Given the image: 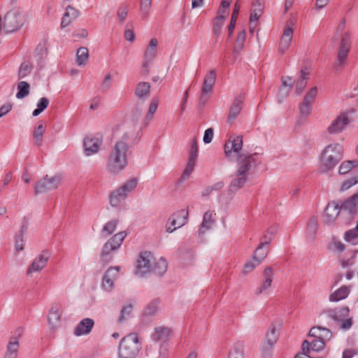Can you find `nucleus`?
Listing matches in <instances>:
<instances>
[{
    "label": "nucleus",
    "mask_w": 358,
    "mask_h": 358,
    "mask_svg": "<svg viewBox=\"0 0 358 358\" xmlns=\"http://www.w3.org/2000/svg\"><path fill=\"white\" fill-rule=\"evenodd\" d=\"M130 135L125 133L122 139L117 141L114 146V151L110 153L107 169L111 173H117L124 169L127 164L126 152L129 148L127 143Z\"/></svg>",
    "instance_id": "f257e3e1"
},
{
    "label": "nucleus",
    "mask_w": 358,
    "mask_h": 358,
    "mask_svg": "<svg viewBox=\"0 0 358 358\" xmlns=\"http://www.w3.org/2000/svg\"><path fill=\"white\" fill-rule=\"evenodd\" d=\"M343 159V147L339 143L330 144L321 155V169L327 171L334 169Z\"/></svg>",
    "instance_id": "f03ea898"
},
{
    "label": "nucleus",
    "mask_w": 358,
    "mask_h": 358,
    "mask_svg": "<svg viewBox=\"0 0 358 358\" xmlns=\"http://www.w3.org/2000/svg\"><path fill=\"white\" fill-rule=\"evenodd\" d=\"M141 349L136 333H131L122 338L118 346V358H136Z\"/></svg>",
    "instance_id": "7ed1b4c3"
},
{
    "label": "nucleus",
    "mask_w": 358,
    "mask_h": 358,
    "mask_svg": "<svg viewBox=\"0 0 358 358\" xmlns=\"http://www.w3.org/2000/svg\"><path fill=\"white\" fill-rule=\"evenodd\" d=\"M24 22L23 12L20 8H14L6 13L1 22L5 33L9 34L19 30Z\"/></svg>",
    "instance_id": "20e7f679"
},
{
    "label": "nucleus",
    "mask_w": 358,
    "mask_h": 358,
    "mask_svg": "<svg viewBox=\"0 0 358 358\" xmlns=\"http://www.w3.org/2000/svg\"><path fill=\"white\" fill-rule=\"evenodd\" d=\"M351 42L349 33H345L342 36L336 61L334 62L333 69L336 72L341 71L347 59Z\"/></svg>",
    "instance_id": "39448f33"
},
{
    "label": "nucleus",
    "mask_w": 358,
    "mask_h": 358,
    "mask_svg": "<svg viewBox=\"0 0 358 358\" xmlns=\"http://www.w3.org/2000/svg\"><path fill=\"white\" fill-rule=\"evenodd\" d=\"M61 180L62 177L58 174L51 178H48V176H45L36 183L34 186V194L38 195L54 190L61 184Z\"/></svg>",
    "instance_id": "423d86ee"
},
{
    "label": "nucleus",
    "mask_w": 358,
    "mask_h": 358,
    "mask_svg": "<svg viewBox=\"0 0 358 358\" xmlns=\"http://www.w3.org/2000/svg\"><path fill=\"white\" fill-rule=\"evenodd\" d=\"M258 155V152H255L248 155H245L243 154L238 155V169L236 172V176H245V174L251 169L252 164L260 163V162H257V157Z\"/></svg>",
    "instance_id": "0eeeda50"
},
{
    "label": "nucleus",
    "mask_w": 358,
    "mask_h": 358,
    "mask_svg": "<svg viewBox=\"0 0 358 358\" xmlns=\"http://www.w3.org/2000/svg\"><path fill=\"white\" fill-rule=\"evenodd\" d=\"M153 260L154 257L151 252L144 251L141 252L139 258L137 259L136 273L143 277L145 274L150 273Z\"/></svg>",
    "instance_id": "6e6552de"
},
{
    "label": "nucleus",
    "mask_w": 358,
    "mask_h": 358,
    "mask_svg": "<svg viewBox=\"0 0 358 358\" xmlns=\"http://www.w3.org/2000/svg\"><path fill=\"white\" fill-rule=\"evenodd\" d=\"M50 256L51 252L49 250H43L42 252L34 259L28 268L27 273L29 275L33 272L41 271L46 266Z\"/></svg>",
    "instance_id": "1a4fd4ad"
},
{
    "label": "nucleus",
    "mask_w": 358,
    "mask_h": 358,
    "mask_svg": "<svg viewBox=\"0 0 358 358\" xmlns=\"http://www.w3.org/2000/svg\"><path fill=\"white\" fill-rule=\"evenodd\" d=\"M341 211H346L350 219L357 213L358 192L354 194L344 201H338Z\"/></svg>",
    "instance_id": "9d476101"
},
{
    "label": "nucleus",
    "mask_w": 358,
    "mask_h": 358,
    "mask_svg": "<svg viewBox=\"0 0 358 358\" xmlns=\"http://www.w3.org/2000/svg\"><path fill=\"white\" fill-rule=\"evenodd\" d=\"M120 266H110L103 275L101 286L106 291L110 292L114 286V280L117 278Z\"/></svg>",
    "instance_id": "9b49d317"
},
{
    "label": "nucleus",
    "mask_w": 358,
    "mask_h": 358,
    "mask_svg": "<svg viewBox=\"0 0 358 358\" xmlns=\"http://www.w3.org/2000/svg\"><path fill=\"white\" fill-rule=\"evenodd\" d=\"M294 24V21L290 20L287 22L286 27H285L282 36L281 38L278 50L281 55L284 54V52L289 48L290 43L292 39L293 36V29L292 27V25Z\"/></svg>",
    "instance_id": "f8f14e48"
},
{
    "label": "nucleus",
    "mask_w": 358,
    "mask_h": 358,
    "mask_svg": "<svg viewBox=\"0 0 358 358\" xmlns=\"http://www.w3.org/2000/svg\"><path fill=\"white\" fill-rule=\"evenodd\" d=\"M157 40L155 38H152L145 50L144 54V61L143 63V68L145 69V73H148V68L150 64L152 62L153 59L156 56L157 52Z\"/></svg>",
    "instance_id": "ddd939ff"
},
{
    "label": "nucleus",
    "mask_w": 358,
    "mask_h": 358,
    "mask_svg": "<svg viewBox=\"0 0 358 358\" xmlns=\"http://www.w3.org/2000/svg\"><path fill=\"white\" fill-rule=\"evenodd\" d=\"M102 143V136L96 134L94 137L86 136L83 141V146L87 155H91L98 152Z\"/></svg>",
    "instance_id": "4468645a"
},
{
    "label": "nucleus",
    "mask_w": 358,
    "mask_h": 358,
    "mask_svg": "<svg viewBox=\"0 0 358 358\" xmlns=\"http://www.w3.org/2000/svg\"><path fill=\"white\" fill-rule=\"evenodd\" d=\"M48 55V41L43 39L36 46L34 57L36 59L38 70H41L44 66V60Z\"/></svg>",
    "instance_id": "2eb2a0df"
},
{
    "label": "nucleus",
    "mask_w": 358,
    "mask_h": 358,
    "mask_svg": "<svg viewBox=\"0 0 358 358\" xmlns=\"http://www.w3.org/2000/svg\"><path fill=\"white\" fill-rule=\"evenodd\" d=\"M279 334L276 328L273 324L266 334V343L262 345V350L264 355L268 354L270 355V350L273 347L274 344L278 339Z\"/></svg>",
    "instance_id": "dca6fc26"
},
{
    "label": "nucleus",
    "mask_w": 358,
    "mask_h": 358,
    "mask_svg": "<svg viewBox=\"0 0 358 358\" xmlns=\"http://www.w3.org/2000/svg\"><path fill=\"white\" fill-rule=\"evenodd\" d=\"M340 212L338 201L329 202L324 210V222L327 224L332 223L338 216Z\"/></svg>",
    "instance_id": "f3484780"
},
{
    "label": "nucleus",
    "mask_w": 358,
    "mask_h": 358,
    "mask_svg": "<svg viewBox=\"0 0 358 358\" xmlns=\"http://www.w3.org/2000/svg\"><path fill=\"white\" fill-rule=\"evenodd\" d=\"M244 101V96L243 94H239L235 97L230 108L228 115L227 122L229 124H232L236 117L240 113L242 109V104Z\"/></svg>",
    "instance_id": "a211bd4d"
},
{
    "label": "nucleus",
    "mask_w": 358,
    "mask_h": 358,
    "mask_svg": "<svg viewBox=\"0 0 358 358\" xmlns=\"http://www.w3.org/2000/svg\"><path fill=\"white\" fill-rule=\"evenodd\" d=\"M350 123L349 118L345 113H341L335 119L327 130L329 134L339 133L343 131L345 126Z\"/></svg>",
    "instance_id": "6ab92c4d"
},
{
    "label": "nucleus",
    "mask_w": 358,
    "mask_h": 358,
    "mask_svg": "<svg viewBox=\"0 0 358 358\" xmlns=\"http://www.w3.org/2000/svg\"><path fill=\"white\" fill-rule=\"evenodd\" d=\"M94 325V321L90 318H84L74 329V334L77 336L87 335L91 331Z\"/></svg>",
    "instance_id": "aec40b11"
},
{
    "label": "nucleus",
    "mask_w": 358,
    "mask_h": 358,
    "mask_svg": "<svg viewBox=\"0 0 358 358\" xmlns=\"http://www.w3.org/2000/svg\"><path fill=\"white\" fill-rule=\"evenodd\" d=\"M264 281L262 285L255 290V294L259 295L264 292L271 285L273 278V269L271 266L266 267L263 272Z\"/></svg>",
    "instance_id": "412c9836"
},
{
    "label": "nucleus",
    "mask_w": 358,
    "mask_h": 358,
    "mask_svg": "<svg viewBox=\"0 0 358 358\" xmlns=\"http://www.w3.org/2000/svg\"><path fill=\"white\" fill-rule=\"evenodd\" d=\"M189 213L188 210L181 209L174 213L169 219L171 226H176L177 227H181L187 221Z\"/></svg>",
    "instance_id": "4be33fe9"
},
{
    "label": "nucleus",
    "mask_w": 358,
    "mask_h": 358,
    "mask_svg": "<svg viewBox=\"0 0 358 358\" xmlns=\"http://www.w3.org/2000/svg\"><path fill=\"white\" fill-rule=\"evenodd\" d=\"M350 309L348 306H342L327 311L328 316L335 321H342L349 316Z\"/></svg>",
    "instance_id": "5701e85b"
},
{
    "label": "nucleus",
    "mask_w": 358,
    "mask_h": 358,
    "mask_svg": "<svg viewBox=\"0 0 358 358\" xmlns=\"http://www.w3.org/2000/svg\"><path fill=\"white\" fill-rule=\"evenodd\" d=\"M62 314V310L59 304H56L52 306L49 311V315L48 318L49 324L52 328H54L59 323Z\"/></svg>",
    "instance_id": "b1692460"
},
{
    "label": "nucleus",
    "mask_w": 358,
    "mask_h": 358,
    "mask_svg": "<svg viewBox=\"0 0 358 358\" xmlns=\"http://www.w3.org/2000/svg\"><path fill=\"white\" fill-rule=\"evenodd\" d=\"M79 15L78 10L76 9L71 6H68L66 8V11L62 18L61 28H65L67 27L71 22L76 19Z\"/></svg>",
    "instance_id": "393cba45"
},
{
    "label": "nucleus",
    "mask_w": 358,
    "mask_h": 358,
    "mask_svg": "<svg viewBox=\"0 0 358 358\" xmlns=\"http://www.w3.org/2000/svg\"><path fill=\"white\" fill-rule=\"evenodd\" d=\"M217 71L216 69L210 70L205 76L202 85V91L205 92H210L216 80Z\"/></svg>",
    "instance_id": "a878e982"
},
{
    "label": "nucleus",
    "mask_w": 358,
    "mask_h": 358,
    "mask_svg": "<svg viewBox=\"0 0 358 358\" xmlns=\"http://www.w3.org/2000/svg\"><path fill=\"white\" fill-rule=\"evenodd\" d=\"M134 94L139 99L145 100L150 95V83L148 82H140L138 83Z\"/></svg>",
    "instance_id": "bb28decb"
},
{
    "label": "nucleus",
    "mask_w": 358,
    "mask_h": 358,
    "mask_svg": "<svg viewBox=\"0 0 358 358\" xmlns=\"http://www.w3.org/2000/svg\"><path fill=\"white\" fill-rule=\"evenodd\" d=\"M127 236V233L124 231H120L112 236L105 244H107L110 250H117L122 245L124 239Z\"/></svg>",
    "instance_id": "cd10ccee"
},
{
    "label": "nucleus",
    "mask_w": 358,
    "mask_h": 358,
    "mask_svg": "<svg viewBox=\"0 0 358 358\" xmlns=\"http://www.w3.org/2000/svg\"><path fill=\"white\" fill-rule=\"evenodd\" d=\"M171 333V330L165 327H159L155 328V332L152 335V339L155 341H166Z\"/></svg>",
    "instance_id": "c85d7f7f"
},
{
    "label": "nucleus",
    "mask_w": 358,
    "mask_h": 358,
    "mask_svg": "<svg viewBox=\"0 0 358 358\" xmlns=\"http://www.w3.org/2000/svg\"><path fill=\"white\" fill-rule=\"evenodd\" d=\"M281 81L282 85L279 89L278 94L285 98L288 94L289 91L292 88L294 80H293L292 78L289 76H282Z\"/></svg>",
    "instance_id": "c756f323"
},
{
    "label": "nucleus",
    "mask_w": 358,
    "mask_h": 358,
    "mask_svg": "<svg viewBox=\"0 0 358 358\" xmlns=\"http://www.w3.org/2000/svg\"><path fill=\"white\" fill-rule=\"evenodd\" d=\"M115 250H110V248L108 247L107 244H104L103 245L101 254H100V259H99V263L102 266H105L110 262H112L113 259V252Z\"/></svg>",
    "instance_id": "7c9ffc66"
},
{
    "label": "nucleus",
    "mask_w": 358,
    "mask_h": 358,
    "mask_svg": "<svg viewBox=\"0 0 358 358\" xmlns=\"http://www.w3.org/2000/svg\"><path fill=\"white\" fill-rule=\"evenodd\" d=\"M127 196V193L124 191H121L120 188L111 192L109 196L110 203L113 207L119 206L121 201H123Z\"/></svg>",
    "instance_id": "2f4dec72"
},
{
    "label": "nucleus",
    "mask_w": 358,
    "mask_h": 358,
    "mask_svg": "<svg viewBox=\"0 0 358 358\" xmlns=\"http://www.w3.org/2000/svg\"><path fill=\"white\" fill-rule=\"evenodd\" d=\"M350 293V289L346 285L341 286L334 293L330 294L329 300L331 301H338L348 297Z\"/></svg>",
    "instance_id": "473e14b6"
},
{
    "label": "nucleus",
    "mask_w": 358,
    "mask_h": 358,
    "mask_svg": "<svg viewBox=\"0 0 358 358\" xmlns=\"http://www.w3.org/2000/svg\"><path fill=\"white\" fill-rule=\"evenodd\" d=\"M227 358H244V345L242 342H237L233 345Z\"/></svg>",
    "instance_id": "72a5a7b5"
},
{
    "label": "nucleus",
    "mask_w": 358,
    "mask_h": 358,
    "mask_svg": "<svg viewBox=\"0 0 358 358\" xmlns=\"http://www.w3.org/2000/svg\"><path fill=\"white\" fill-rule=\"evenodd\" d=\"M151 272L162 276L167 270V262L165 259L161 257L158 261L155 262L154 266H152Z\"/></svg>",
    "instance_id": "f704fd0d"
},
{
    "label": "nucleus",
    "mask_w": 358,
    "mask_h": 358,
    "mask_svg": "<svg viewBox=\"0 0 358 358\" xmlns=\"http://www.w3.org/2000/svg\"><path fill=\"white\" fill-rule=\"evenodd\" d=\"M33 69L34 66L30 61L27 60L22 62L19 68L17 74L18 79L21 80L29 76L31 73Z\"/></svg>",
    "instance_id": "c9c22d12"
},
{
    "label": "nucleus",
    "mask_w": 358,
    "mask_h": 358,
    "mask_svg": "<svg viewBox=\"0 0 358 358\" xmlns=\"http://www.w3.org/2000/svg\"><path fill=\"white\" fill-rule=\"evenodd\" d=\"M45 131V127L43 125V123L41 122L39 124L34 128L33 136L34 139L35 144L40 147L42 145L43 142V136Z\"/></svg>",
    "instance_id": "e433bc0d"
},
{
    "label": "nucleus",
    "mask_w": 358,
    "mask_h": 358,
    "mask_svg": "<svg viewBox=\"0 0 358 358\" xmlns=\"http://www.w3.org/2000/svg\"><path fill=\"white\" fill-rule=\"evenodd\" d=\"M307 234L310 241H313L317 231V218L312 216L307 224Z\"/></svg>",
    "instance_id": "4c0bfd02"
},
{
    "label": "nucleus",
    "mask_w": 358,
    "mask_h": 358,
    "mask_svg": "<svg viewBox=\"0 0 358 358\" xmlns=\"http://www.w3.org/2000/svg\"><path fill=\"white\" fill-rule=\"evenodd\" d=\"M238 1H236V4H235V6L234 8L233 13H232V15L231 17V21L228 26V38H227V40H229V38L231 36V35L234 32V30L235 29V27H236V20L238 18V13H239V9H240V6L238 4Z\"/></svg>",
    "instance_id": "58836bf2"
},
{
    "label": "nucleus",
    "mask_w": 358,
    "mask_h": 358,
    "mask_svg": "<svg viewBox=\"0 0 358 358\" xmlns=\"http://www.w3.org/2000/svg\"><path fill=\"white\" fill-rule=\"evenodd\" d=\"M213 223V220H212V213L210 210H208L203 215V221L199 230V234H203L206 230L210 228Z\"/></svg>",
    "instance_id": "ea45409f"
},
{
    "label": "nucleus",
    "mask_w": 358,
    "mask_h": 358,
    "mask_svg": "<svg viewBox=\"0 0 358 358\" xmlns=\"http://www.w3.org/2000/svg\"><path fill=\"white\" fill-rule=\"evenodd\" d=\"M237 178L234 179L229 185V193H234L240 188L243 187L247 181L245 176H236Z\"/></svg>",
    "instance_id": "a19ab883"
},
{
    "label": "nucleus",
    "mask_w": 358,
    "mask_h": 358,
    "mask_svg": "<svg viewBox=\"0 0 358 358\" xmlns=\"http://www.w3.org/2000/svg\"><path fill=\"white\" fill-rule=\"evenodd\" d=\"M195 162V159H188V162L185 168V170L183 171L181 176L178 179V183H182L189 178L192 172L194 170Z\"/></svg>",
    "instance_id": "79ce46f5"
},
{
    "label": "nucleus",
    "mask_w": 358,
    "mask_h": 358,
    "mask_svg": "<svg viewBox=\"0 0 358 358\" xmlns=\"http://www.w3.org/2000/svg\"><path fill=\"white\" fill-rule=\"evenodd\" d=\"M30 92V85L26 81H20L17 84L16 97L22 99L27 96Z\"/></svg>",
    "instance_id": "37998d69"
},
{
    "label": "nucleus",
    "mask_w": 358,
    "mask_h": 358,
    "mask_svg": "<svg viewBox=\"0 0 358 358\" xmlns=\"http://www.w3.org/2000/svg\"><path fill=\"white\" fill-rule=\"evenodd\" d=\"M231 1H221L216 19L224 20L229 16Z\"/></svg>",
    "instance_id": "c03bdc74"
},
{
    "label": "nucleus",
    "mask_w": 358,
    "mask_h": 358,
    "mask_svg": "<svg viewBox=\"0 0 358 358\" xmlns=\"http://www.w3.org/2000/svg\"><path fill=\"white\" fill-rule=\"evenodd\" d=\"M89 52L88 49L85 47H80L78 49L76 52V63L78 66L85 64V62L88 59Z\"/></svg>",
    "instance_id": "a18cd8bd"
},
{
    "label": "nucleus",
    "mask_w": 358,
    "mask_h": 358,
    "mask_svg": "<svg viewBox=\"0 0 358 358\" xmlns=\"http://www.w3.org/2000/svg\"><path fill=\"white\" fill-rule=\"evenodd\" d=\"M268 252V247L259 243L254 253L253 257L255 259H257V262H261L266 258Z\"/></svg>",
    "instance_id": "49530a36"
},
{
    "label": "nucleus",
    "mask_w": 358,
    "mask_h": 358,
    "mask_svg": "<svg viewBox=\"0 0 358 358\" xmlns=\"http://www.w3.org/2000/svg\"><path fill=\"white\" fill-rule=\"evenodd\" d=\"M355 166H358V160L344 161L339 167L338 173L341 175L346 174Z\"/></svg>",
    "instance_id": "de8ad7c7"
},
{
    "label": "nucleus",
    "mask_w": 358,
    "mask_h": 358,
    "mask_svg": "<svg viewBox=\"0 0 358 358\" xmlns=\"http://www.w3.org/2000/svg\"><path fill=\"white\" fill-rule=\"evenodd\" d=\"M118 223L117 220H113L108 222L103 227L101 230V234H105L106 236H108L112 234L116 229L117 224Z\"/></svg>",
    "instance_id": "09e8293b"
},
{
    "label": "nucleus",
    "mask_w": 358,
    "mask_h": 358,
    "mask_svg": "<svg viewBox=\"0 0 358 358\" xmlns=\"http://www.w3.org/2000/svg\"><path fill=\"white\" fill-rule=\"evenodd\" d=\"M245 41V30L243 29L238 34L236 43L234 48V52L238 53L243 48V44Z\"/></svg>",
    "instance_id": "8fccbe9b"
},
{
    "label": "nucleus",
    "mask_w": 358,
    "mask_h": 358,
    "mask_svg": "<svg viewBox=\"0 0 358 358\" xmlns=\"http://www.w3.org/2000/svg\"><path fill=\"white\" fill-rule=\"evenodd\" d=\"M159 303V302L157 299H155L150 302L145 308L143 311V315L145 316L154 315L157 311Z\"/></svg>",
    "instance_id": "3c124183"
},
{
    "label": "nucleus",
    "mask_w": 358,
    "mask_h": 358,
    "mask_svg": "<svg viewBox=\"0 0 358 358\" xmlns=\"http://www.w3.org/2000/svg\"><path fill=\"white\" fill-rule=\"evenodd\" d=\"M312 104L313 103L311 102L303 100V101L299 106V109L301 115L303 116L309 115L312 112Z\"/></svg>",
    "instance_id": "603ef678"
},
{
    "label": "nucleus",
    "mask_w": 358,
    "mask_h": 358,
    "mask_svg": "<svg viewBox=\"0 0 358 358\" xmlns=\"http://www.w3.org/2000/svg\"><path fill=\"white\" fill-rule=\"evenodd\" d=\"M129 7L126 4H122L117 10V15L118 17L119 22L122 24L128 15Z\"/></svg>",
    "instance_id": "864d4df0"
},
{
    "label": "nucleus",
    "mask_w": 358,
    "mask_h": 358,
    "mask_svg": "<svg viewBox=\"0 0 358 358\" xmlns=\"http://www.w3.org/2000/svg\"><path fill=\"white\" fill-rule=\"evenodd\" d=\"M358 183V175L355 176L350 179L343 181L341 186V191L344 192L350 189L353 185Z\"/></svg>",
    "instance_id": "5fc2aeb1"
},
{
    "label": "nucleus",
    "mask_w": 358,
    "mask_h": 358,
    "mask_svg": "<svg viewBox=\"0 0 358 358\" xmlns=\"http://www.w3.org/2000/svg\"><path fill=\"white\" fill-rule=\"evenodd\" d=\"M231 148H233V152H238L243 147V136H238L233 138H231Z\"/></svg>",
    "instance_id": "6e6d98bb"
},
{
    "label": "nucleus",
    "mask_w": 358,
    "mask_h": 358,
    "mask_svg": "<svg viewBox=\"0 0 358 358\" xmlns=\"http://www.w3.org/2000/svg\"><path fill=\"white\" fill-rule=\"evenodd\" d=\"M137 185V180L136 178H131L126 182L123 185H122L120 188L121 191H124L125 193L130 192L133 190Z\"/></svg>",
    "instance_id": "4d7b16f0"
},
{
    "label": "nucleus",
    "mask_w": 358,
    "mask_h": 358,
    "mask_svg": "<svg viewBox=\"0 0 358 358\" xmlns=\"http://www.w3.org/2000/svg\"><path fill=\"white\" fill-rule=\"evenodd\" d=\"M159 100L157 98H153L149 106L148 113L146 115V120H149L152 118L154 113H155L158 107Z\"/></svg>",
    "instance_id": "13d9d810"
},
{
    "label": "nucleus",
    "mask_w": 358,
    "mask_h": 358,
    "mask_svg": "<svg viewBox=\"0 0 358 358\" xmlns=\"http://www.w3.org/2000/svg\"><path fill=\"white\" fill-rule=\"evenodd\" d=\"M310 344H311L312 351L314 352H320L325 348V341H322L320 338L313 340L312 342H310Z\"/></svg>",
    "instance_id": "bf43d9fd"
},
{
    "label": "nucleus",
    "mask_w": 358,
    "mask_h": 358,
    "mask_svg": "<svg viewBox=\"0 0 358 358\" xmlns=\"http://www.w3.org/2000/svg\"><path fill=\"white\" fill-rule=\"evenodd\" d=\"M260 262H257V259H255L252 257V259L249 260L244 264L243 273L246 274L251 272L254 268H255Z\"/></svg>",
    "instance_id": "052dcab7"
},
{
    "label": "nucleus",
    "mask_w": 358,
    "mask_h": 358,
    "mask_svg": "<svg viewBox=\"0 0 358 358\" xmlns=\"http://www.w3.org/2000/svg\"><path fill=\"white\" fill-rule=\"evenodd\" d=\"M124 36V38L128 41L132 42L134 41L135 35L133 31V26L131 23L128 22L127 24Z\"/></svg>",
    "instance_id": "680f3d73"
},
{
    "label": "nucleus",
    "mask_w": 358,
    "mask_h": 358,
    "mask_svg": "<svg viewBox=\"0 0 358 358\" xmlns=\"http://www.w3.org/2000/svg\"><path fill=\"white\" fill-rule=\"evenodd\" d=\"M19 346V343L17 341L14 342L10 341L7 345V354L10 355L11 356L17 357V349Z\"/></svg>",
    "instance_id": "e2e57ef3"
},
{
    "label": "nucleus",
    "mask_w": 358,
    "mask_h": 358,
    "mask_svg": "<svg viewBox=\"0 0 358 358\" xmlns=\"http://www.w3.org/2000/svg\"><path fill=\"white\" fill-rule=\"evenodd\" d=\"M198 151L199 148L197 145L196 138H194L191 142V148L189 151V159L196 160V158L198 157Z\"/></svg>",
    "instance_id": "0e129e2a"
},
{
    "label": "nucleus",
    "mask_w": 358,
    "mask_h": 358,
    "mask_svg": "<svg viewBox=\"0 0 358 358\" xmlns=\"http://www.w3.org/2000/svg\"><path fill=\"white\" fill-rule=\"evenodd\" d=\"M132 309L133 306L131 304L123 306L120 312V315L118 320L119 322H122L123 321H124L127 317H128L131 314Z\"/></svg>",
    "instance_id": "69168bd1"
},
{
    "label": "nucleus",
    "mask_w": 358,
    "mask_h": 358,
    "mask_svg": "<svg viewBox=\"0 0 358 358\" xmlns=\"http://www.w3.org/2000/svg\"><path fill=\"white\" fill-rule=\"evenodd\" d=\"M357 238H358V230H357L356 227L345 231L344 235L345 241L351 242Z\"/></svg>",
    "instance_id": "338daca9"
},
{
    "label": "nucleus",
    "mask_w": 358,
    "mask_h": 358,
    "mask_svg": "<svg viewBox=\"0 0 358 358\" xmlns=\"http://www.w3.org/2000/svg\"><path fill=\"white\" fill-rule=\"evenodd\" d=\"M317 94V87H311L309 91L306 93L305 95L303 100L306 101H309L311 103H313L315 97Z\"/></svg>",
    "instance_id": "774afa93"
}]
</instances>
